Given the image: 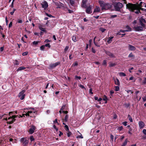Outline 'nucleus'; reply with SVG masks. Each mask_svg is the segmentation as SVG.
<instances>
[{"instance_id":"1","label":"nucleus","mask_w":146,"mask_h":146,"mask_svg":"<svg viewBox=\"0 0 146 146\" xmlns=\"http://www.w3.org/2000/svg\"><path fill=\"white\" fill-rule=\"evenodd\" d=\"M141 19L139 21L141 26H134L133 29L136 31H141L145 30L146 29V25L142 21Z\"/></svg>"},{"instance_id":"2","label":"nucleus","mask_w":146,"mask_h":146,"mask_svg":"<svg viewBox=\"0 0 146 146\" xmlns=\"http://www.w3.org/2000/svg\"><path fill=\"white\" fill-rule=\"evenodd\" d=\"M141 19L139 21L141 26H134L133 29L136 31H141L145 30L146 29V25L142 21Z\"/></svg>"},{"instance_id":"3","label":"nucleus","mask_w":146,"mask_h":146,"mask_svg":"<svg viewBox=\"0 0 146 146\" xmlns=\"http://www.w3.org/2000/svg\"><path fill=\"white\" fill-rule=\"evenodd\" d=\"M137 5L136 4L129 3L126 5V8L130 11L134 12V11L137 9Z\"/></svg>"},{"instance_id":"4","label":"nucleus","mask_w":146,"mask_h":146,"mask_svg":"<svg viewBox=\"0 0 146 146\" xmlns=\"http://www.w3.org/2000/svg\"><path fill=\"white\" fill-rule=\"evenodd\" d=\"M113 5L116 11H119L120 9L123 7V4L120 2H115L113 3Z\"/></svg>"},{"instance_id":"5","label":"nucleus","mask_w":146,"mask_h":146,"mask_svg":"<svg viewBox=\"0 0 146 146\" xmlns=\"http://www.w3.org/2000/svg\"><path fill=\"white\" fill-rule=\"evenodd\" d=\"M18 116V115H13L11 116H10L8 118V119H12V120L10 121H7V124H11L13 123L16 120L15 118Z\"/></svg>"},{"instance_id":"6","label":"nucleus","mask_w":146,"mask_h":146,"mask_svg":"<svg viewBox=\"0 0 146 146\" xmlns=\"http://www.w3.org/2000/svg\"><path fill=\"white\" fill-rule=\"evenodd\" d=\"M25 90H23L21 92L18 94V96L19 98H20V99L21 100H23L25 98V95L24 94Z\"/></svg>"},{"instance_id":"7","label":"nucleus","mask_w":146,"mask_h":146,"mask_svg":"<svg viewBox=\"0 0 146 146\" xmlns=\"http://www.w3.org/2000/svg\"><path fill=\"white\" fill-rule=\"evenodd\" d=\"M20 141L24 146H27L28 143V140L27 138H22L21 139Z\"/></svg>"},{"instance_id":"8","label":"nucleus","mask_w":146,"mask_h":146,"mask_svg":"<svg viewBox=\"0 0 146 146\" xmlns=\"http://www.w3.org/2000/svg\"><path fill=\"white\" fill-rule=\"evenodd\" d=\"M99 3L102 10H106V3H105L103 1H99Z\"/></svg>"},{"instance_id":"9","label":"nucleus","mask_w":146,"mask_h":146,"mask_svg":"<svg viewBox=\"0 0 146 146\" xmlns=\"http://www.w3.org/2000/svg\"><path fill=\"white\" fill-rule=\"evenodd\" d=\"M92 5H90L89 6L86 7V13L88 14H91L92 12Z\"/></svg>"},{"instance_id":"10","label":"nucleus","mask_w":146,"mask_h":146,"mask_svg":"<svg viewBox=\"0 0 146 146\" xmlns=\"http://www.w3.org/2000/svg\"><path fill=\"white\" fill-rule=\"evenodd\" d=\"M42 7L43 8L44 10H46L48 7V4L47 2L44 1L41 4Z\"/></svg>"},{"instance_id":"11","label":"nucleus","mask_w":146,"mask_h":146,"mask_svg":"<svg viewBox=\"0 0 146 146\" xmlns=\"http://www.w3.org/2000/svg\"><path fill=\"white\" fill-rule=\"evenodd\" d=\"M60 62H57L55 63L50 64L49 65V67L50 69H52L56 67L57 66L59 65Z\"/></svg>"},{"instance_id":"12","label":"nucleus","mask_w":146,"mask_h":146,"mask_svg":"<svg viewBox=\"0 0 146 146\" xmlns=\"http://www.w3.org/2000/svg\"><path fill=\"white\" fill-rule=\"evenodd\" d=\"M36 127L34 125H32L31 126V128L29 129V132L30 134H32L35 132V131L36 129Z\"/></svg>"},{"instance_id":"13","label":"nucleus","mask_w":146,"mask_h":146,"mask_svg":"<svg viewBox=\"0 0 146 146\" xmlns=\"http://www.w3.org/2000/svg\"><path fill=\"white\" fill-rule=\"evenodd\" d=\"M105 53L107 55L110 57L113 58L115 57V56L113 55V54L110 51H106Z\"/></svg>"},{"instance_id":"14","label":"nucleus","mask_w":146,"mask_h":146,"mask_svg":"<svg viewBox=\"0 0 146 146\" xmlns=\"http://www.w3.org/2000/svg\"><path fill=\"white\" fill-rule=\"evenodd\" d=\"M128 49L131 51H134L136 49V48L134 46L129 44H128Z\"/></svg>"},{"instance_id":"15","label":"nucleus","mask_w":146,"mask_h":146,"mask_svg":"<svg viewBox=\"0 0 146 146\" xmlns=\"http://www.w3.org/2000/svg\"><path fill=\"white\" fill-rule=\"evenodd\" d=\"M54 3L55 4L56 6H57V8H60L61 7L64 6V4L61 3H59L58 2H54Z\"/></svg>"},{"instance_id":"16","label":"nucleus","mask_w":146,"mask_h":146,"mask_svg":"<svg viewBox=\"0 0 146 146\" xmlns=\"http://www.w3.org/2000/svg\"><path fill=\"white\" fill-rule=\"evenodd\" d=\"M139 125L140 129L143 128L145 124L142 121H139Z\"/></svg>"},{"instance_id":"17","label":"nucleus","mask_w":146,"mask_h":146,"mask_svg":"<svg viewBox=\"0 0 146 146\" xmlns=\"http://www.w3.org/2000/svg\"><path fill=\"white\" fill-rule=\"evenodd\" d=\"M112 7V5L111 4L106 3V10L110 9Z\"/></svg>"},{"instance_id":"18","label":"nucleus","mask_w":146,"mask_h":146,"mask_svg":"<svg viewBox=\"0 0 146 146\" xmlns=\"http://www.w3.org/2000/svg\"><path fill=\"white\" fill-rule=\"evenodd\" d=\"M72 40L74 42H76L78 40V38L77 36L76 35L73 36L72 37Z\"/></svg>"},{"instance_id":"19","label":"nucleus","mask_w":146,"mask_h":146,"mask_svg":"<svg viewBox=\"0 0 146 146\" xmlns=\"http://www.w3.org/2000/svg\"><path fill=\"white\" fill-rule=\"evenodd\" d=\"M115 84V85L118 86L120 85V82L119 79L117 78H116V79L114 80Z\"/></svg>"},{"instance_id":"20","label":"nucleus","mask_w":146,"mask_h":146,"mask_svg":"<svg viewBox=\"0 0 146 146\" xmlns=\"http://www.w3.org/2000/svg\"><path fill=\"white\" fill-rule=\"evenodd\" d=\"M100 11V9L99 7H96V8L94 9L93 13L95 12H99Z\"/></svg>"},{"instance_id":"21","label":"nucleus","mask_w":146,"mask_h":146,"mask_svg":"<svg viewBox=\"0 0 146 146\" xmlns=\"http://www.w3.org/2000/svg\"><path fill=\"white\" fill-rule=\"evenodd\" d=\"M38 28L40 30L43 32H44L45 33H46V30H45L44 29L42 28V25H39L38 26Z\"/></svg>"},{"instance_id":"22","label":"nucleus","mask_w":146,"mask_h":146,"mask_svg":"<svg viewBox=\"0 0 146 146\" xmlns=\"http://www.w3.org/2000/svg\"><path fill=\"white\" fill-rule=\"evenodd\" d=\"M113 37L112 36L109 37L108 38V40L107 41V42L108 43H110L112 40V39L113 38Z\"/></svg>"},{"instance_id":"23","label":"nucleus","mask_w":146,"mask_h":146,"mask_svg":"<svg viewBox=\"0 0 146 146\" xmlns=\"http://www.w3.org/2000/svg\"><path fill=\"white\" fill-rule=\"evenodd\" d=\"M68 115L66 114L64 118L63 119V121L67 122L68 121Z\"/></svg>"},{"instance_id":"24","label":"nucleus","mask_w":146,"mask_h":146,"mask_svg":"<svg viewBox=\"0 0 146 146\" xmlns=\"http://www.w3.org/2000/svg\"><path fill=\"white\" fill-rule=\"evenodd\" d=\"M135 10H136V11H134V12L135 13H136L137 14H138L139 13H140V9H139V7L138 6H137V9H136Z\"/></svg>"},{"instance_id":"25","label":"nucleus","mask_w":146,"mask_h":146,"mask_svg":"<svg viewBox=\"0 0 146 146\" xmlns=\"http://www.w3.org/2000/svg\"><path fill=\"white\" fill-rule=\"evenodd\" d=\"M117 65V64L115 63H113L111 62L109 63V66L110 67H112L113 66H115Z\"/></svg>"},{"instance_id":"26","label":"nucleus","mask_w":146,"mask_h":146,"mask_svg":"<svg viewBox=\"0 0 146 146\" xmlns=\"http://www.w3.org/2000/svg\"><path fill=\"white\" fill-rule=\"evenodd\" d=\"M126 28L127 29L126 30L127 32L130 31H132V29L128 25L126 26Z\"/></svg>"},{"instance_id":"27","label":"nucleus","mask_w":146,"mask_h":146,"mask_svg":"<svg viewBox=\"0 0 146 146\" xmlns=\"http://www.w3.org/2000/svg\"><path fill=\"white\" fill-rule=\"evenodd\" d=\"M26 68L25 67L23 66H21L19 67L17 70V71L22 70H23Z\"/></svg>"},{"instance_id":"28","label":"nucleus","mask_w":146,"mask_h":146,"mask_svg":"<svg viewBox=\"0 0 146 146\" xmlns=\"http://www.w3.org/2000/svg\"><path fill=\"white\" fill-rule=\"evenodd\" d=\"M128 57H132L134 59L135 58V56L134 55H133L132 52H131L129 54L128 56Z\"/></svg>"},{"instance_id":"29","label":"nucleus","mask_w":146,"mask_h":146,"mask_svg":"<svg viewBox=\"0 0 146 146\" xmlns=\"http://www.w3.org/2000/svg\"><path fill=\"white\" fill-rule=\"evenodd\" d=\"M128 118L129 119V121L130 122H132L133 121V120L132 119V117L129 114L128 115Z\"/></svg>"},{"instance_id":"30","label":"nucleus","mask_w":146,"mask_h":146,"mask_svg":"<svg viewBox=\"0 0 146 146\" xmlns=\"http://www.w3.org/2000/svg\"><path fill=\"white\" fill-rule=\"evenodd\" d=\"M127 139H126L124 142L121 145V146H125V145H127Z\"/></svg>"},{"instance_id":"31","label":"nucleus","mask_w":146,"mask_h":146,"mask_svg":"<svg viewBox=\"0 0 146 146\" xmlns=\"http://www.w3.org/2000/svg\"><path fill=\"white\" fill-rule=\"evenodd\" d=\"M119 75L121 76H126V75L125 73L123 72H120L119 73Z\"/></svg>"},{"instance_id":"32","label":"nucleus","mask_w":146,"mask_h":146,"mask_svg":"<svg viewBox=\"0 0 146 146\" xmlns=\"http://www.w3.org/2000/svg\"><path fill=\"white\" fill-rule=\"evenodd\" d=\"M70 3L71 5L73 6L74 4V0H70Z\"/></svg>"},{"instance_id":"33","label":"nucleus","mask_w":146,"mask_h":146,"mask_svg":"<svg viewBox=\"0 0 146 146\" xmlns=\"http://www.w3.org/2000/svg\"><path fill=\"white\" fill-rule=\"evenodd\" d=\"M115 90L116 91H118L119 90V88L118 86H115Z\"/></svg>"},{"instance_id":"34","label":"nucleus","mask_w":146,"mask_h":146,"mask_svg":"<svg viewBox=\"0 0 146 146\" xmlns=\"http://www.w3.org/2000/svg\"><path fill=\"white\" fill-rule=\"evenodd\" d=\"M23 23V21L21 19H18V20L17 21V23Z\"/></svg>"},{"instance_id":"35","label":"nucleus","mask_w":146,"mask_h":146,"mask_svg":"<svg viewBox=\"0 0 146 146\" xmlns=\"http://www.w3.org/2000/svg\"><path fill=\"white\" fill-rule=\"evenodd\" d=\"M103 100L105 101H106V100H108L107 97V96L105 95H104L103 96Z\"/></svg>"},{"instance_id":"36","label":"nucleus","mask_w":146,"mask_h":146,"mask_svg":"<svg viewBox=\"0 0 146 146\" xmlns=\"http://www.w3.org/2000/svg\"><path fill=\"white\" fill-rule=\"evenodd\" d=\"M81 77L80 76H78L76 75L75 76L74 79L76 80H80L81 79Z\"/></svg>"},{"instance_id":"37","label":"nucleus","mask_w":146,"mask_h":146,"mask_svg":"<svg viewBox=\"0 0 146 146\" xmlns=\"http://www.w3.org/2000/svg\"><path fill=\"white\" fill-rule=\"evenodd\" d=\"M68 131V132L67 133V136L68 137H69L72 135V133L70 131H69V130L68 131Z\"/></svg>"},{"instance_id":"38","label":"nucleus","mask_w":146,"mask_h":146,"mask_svg":"<svg viewBox=\"0 0 146 146\" xmlns=\"http://www.w3.org/2000/svg\"><path fill=\"white\" fill-rule=\"evenodd\" d=\"M142 84H146V78L144 77V80L142 81Z\"/></svg>"},{"instance_id":"39","label":"nucleus","mask_w":146,"mask_h":146,"mask_svg":"<svg viewBox=\"0 0 146 146\" xmlns=\"http://www.w3.org/2000/svg\"><path fill=\"white\" fill-rule=\"evenodd\" d=\"M65 129V130L67 131H68L69 130V129L68 126L67 125H65L64 126Z\"/></svg>"},{"instance_id":"40","label":"nucleus","mask_w":146,"mask_h":146,"mask_svg":"<svg viewBox=\"0 0 146 146\" xmlns=\"http://www.w3.org/2000/svg\"><path fill=\"white\" fill-rule=\"evenodd\" d=\"M100 30L102 32H104L106 29H105L103 28H100Z\"/></svg>"},{"instance_id":"41","label":"nucleus","mask_w":146,"mask_h":146,"mask_svg":"<svg viewBox=\"0 0 146 146\" xmlns=\"http://www.w3.org/2000/svg\"><path fill=\"white\" fill-rule=\"evenodd\" d=\"M102 65H104L105 66H107V62H106V60H104L103 61V62L102 63Z\"/></svg>"},{"instance_id":"42","label":"nucleus","mask_w":146,"mask_h":146,"mask_svg":"<svg viewBox=\"0 0 146 146\" xmlns=\"http://www.w3.org/2000/svg\"><path fill=\"white\" fill-rule=\"evenodd\" d=\"M123 129V127L122 126H120V127H119L117 129L118 130V131H121Z\"/></svg>"},{"instance_id":"43","label":"nucleus","mask_w":146,"mask_h":146,"mask_svg":"<svg viewBox=\"0 0 146 146\" xmlns=\"http://www.w3.org/2000/svg\"><path fill=\"white\" fill-rule=\"evenodd\" d=\"M30 140H31V142L35 140V139L34 138V137L33 136H31L30 138Z\"/></svg>"},{"instance_id":"44","label":"nucleus","mask_w":146,"mask_h":146,"mask_svg":"<svg viewBox=\"0 0 146 146\" xmlns=\"http://www.w3.org/2000/svg\"><path fill=\"white\" fill-rule=\"evenodd\" d=\"M14 64L15 65H18L19 64V63L17 60H15L14 62Z\"/></svg>"},{"instance_id":"45","label":"nucleus","mask_w":146,"mask_h":146,"mask_svg":"<svg viewBox=\"0 0 146 146\" xmlns=\"http://www.w3.org/2000/svg\"><path fill=\"white\" fill-rule=\"evenodd\" d=\"M45 47V46H44V45L41 46L40 47V50H43L44 49Z\"/></svg>"},{"instance_id":"46","label":"nucleus","mask_w":146,"mask_h":146,"mask_svg":"<svg viewBox=\"0 0 146 146\" xmlns=\"http://www.w3.org/2000/svg\"><path fill=\"white\" fill-rule=\"evenodd\" d=\"M68 48H69V46H66L65 47V48L64 49V53L66 52V51L68 49Z\"/></svg>"},{"instance_id":"47","label":"nucleus","mask_w":146,"mask_h":146,"mask_svg":"<svg viewBox=\"0 0 146 146\" xmlns=\"http://www.w3.org/2000/svg\"><path fill=\"white\" fill-rule=\"evenodd\" d=\"M15 113L14 111H11V112H10L9 113L8 115L9 116H10L12 115H15Z\"/></svg>"},{"instance_id":"48","label":"nucleus","mask_w":146,"mask_h":146,"mask_svg":"<svg viewBox=\"0 0 146 146\" xmlns=\"http://www.w3.org/2000/svg\"><path fill=\"white\" fill-rule=\"evenodd\" d=\"M28 52H24L22 53V55L23 56H26L28 54Z\"/></svg>"},{"instance_id":"49","label":"nucleus","mask_w":146,"mask_h":146,"mask_svg":"<svg viewBox=\"0 0 146 146\" xmlns=\"http://www.w3.org/2000/svg\"><path fill=\"white\" fill-rule=\"evenodd\" d=\"M39 41H34L33 42V44L36 45L38 43Z\"/></svg>"},{"instance_id":"50","label":"nucleus","mask_w":146,"mask_h":146,"mask_svg":"<svg viewBox=\"0 0 146 146\" xmlns=\"http://www.w3.org/2000/svg\"><path fill=\"white\" fill-rule=\"evenodd\" d=\"M79 86L80 88H81L83 89H86V88H85V87L83 85H82L81 84H80Z\"/></svg>"},{"instance_id":"51","label":"nucleus","mask_w":146,"mask_h":146,"mask_svg":"<svg viewBox=\"0 0 146 146\" xmlns=\"http://www.w3.org/2000/svg\"><path fill=\"white\" fill-rule=\"evenodd\" d=\"M16 10L15 9H13V11L12 12H11L10 13V14L11 15H13V14L15 12V11Z\"/></svg>"},{"instance_id":"52","label":"nucleus","mask_w":146,"mask_h":146,"mask_svg":"<svg viewBox=\"0 0 146 146\" xmlns=\"http://www.w3.org/2000/svg\"><path fill=\"white\" fill-rule=\"evenodd\" d=\"M126 108H128L130 106L129 104L125 103L124 104Z\"/></svg>"},{"instance_id":"53","label":"nucleus","mask_w":146,"mask_h":146,"mask_svg":"<svg viewBox=\"0 0 146 146\" xmlns=\"http://www.w3.org/2000/svg\"><path fill=\"white\" fill-rule=\"evenodd\" d=\"M65 107H66L65 105H63L62 106V107L60 109L61 110H62V111H63V110H64L65 109Z\"/></svg>"},{"instance_id":"54","label":"nucleus","mask_w":146,"mask_h":146,"mask_svg":"<svg viewBox=\"0 0 146 146\" xmlns=\"http://www.w3.org/2000/svg\"><path fill=\"white\" fill-rule=\"evenodd\" d=\"M87 1V0H82V3H83V4L85 5V4H86Z\"/></svg>"},{"instance_id":"55","label":"nucleus","mask_w":146,"mask_h":146,"mask_svg":"<svg viewBox=\"0 0 146 146\" xmlns=\"http://www.w3.org/2000/svg\"><path fill=\"white\" fill-rule=\"evenodd\" d=\"M44 46H45L48 47L49 48H50V47H51V46L50 44L49 43L47 44H46L45 45H44Z\"/></svg>"},{"instance_id":"56","label":"nucleus","mask_w":146,"mask_h":146,"mask_svg":"<svg viewBox=\"0 0 146 146\" xmlns=\"http://www.w3.org/2000/svg\"><path fill=\"white\" fill-rule=\"evenodd\" d=\"M45 14L46 15L49 17H53L52 15H51L50 14H48V13H45Z\"/></svg>"},{"instance_id":"57","label":"nucleus","mask_w":146,"mask_h":146,"mask_svg":"<svg viewBox=\"0 0 146 146\" xmlns=\"http://www.w3.org/2000/svg\"><path fill=\"white\" fill-rule=\"evenodd\" d=\"M78 65V63L76 61L74 63L72 64V66H77Z\"/></svg>"},{"instance_id":"58","label":"nucleus","mask_w":146,"mask_h":146,"mask_svg":"<svg viewBox=\"0 0 146 146\" xmlns=\"http://www.w3.org/2000/svg\"><path fill=\"white\" fill-rule=\"evenodd\" d=\"M53 127L54 128L56 129V131H58V129L56 127L55 125H54Z\"/></svg>"},{"instance_id":"59","label":"nucleus","mask_w":146,"mask_h":146,"mask_svg":"<svg viewBox=\"0 0 146 146\" xmlns=\"http://www.w3.org/2000/svg\"><path fill=\"white\" fill-rule=\"evenodd\" d=\"M117 16V15H112L111 16V18H114L116 17Z\"/></svg>"},{"instance_id":"60","label":"nucleus","mask_w":146,"mask_h":146,"mask_svg":"<svg viewBox=\"0 0 146 146\" xmlns=\"http://www.w3.org/2000/svg\"><path fill=\"white\" fill-rule=\"evenodd\" d=\"M92 51L93 53H95L96 52V51L93 47H92Z\"/></svg>"},{"instance_id":"61","label":"nucleus","mask_w":146,"mask_h":146,"mask_svg":"<svg viewBox=\"0 0 146 146\" xmlns=\"http://www.w3.org/2000/svg\"><path fill=\"white\" fill-rule=\"evenodd\" d=\"M141 19V20L142 21V22H143V23H144V24H145L146 23V20L144 19L143 18H142Z\"/></svg>"},{"instance_id":"62","label":"nucleus","mask_w":146,"mask_h":146,"mask_svg":"<svg viewBox=\"0 0 146 146\" xmlns=\"http://www.w3.org/2000/svg\"><path fill=\"white\" fill-rule=\"evenodd\" d=\"M137 21L136 20H135L132 23L133 25H135L137 23Z\"/></svg>"},{"instance_id":"63","label":"nucleus","mask_w":146,"mask_h":146,"mask_svg":"<svg viewBox=\"0 0 146 146\" xmlns=\"http://www.w3.org/2000/svg\"><path fill=\"white\" fill-rule=\"evenodd\" d=\"M140 10H141V11H144L146 12V9L142 8L141 7L139 8Z\"/></svg>"},{"instance_id":"64","label":"nucleus","mask_w":146,"mask_h":146,"mask_svg":"<svg viewBox=\"0 0 146 146\" xmlns=\"http://www.w3.org/2000/svg\"><path fill=\"white\" fill-rule=\"evenodd\" d=\"M142 132L145 135H146V129H144L143 130Z\"/></svg>"}]
</instances>
